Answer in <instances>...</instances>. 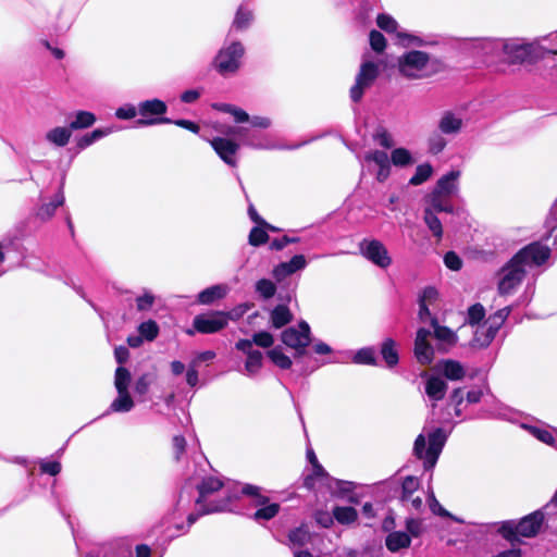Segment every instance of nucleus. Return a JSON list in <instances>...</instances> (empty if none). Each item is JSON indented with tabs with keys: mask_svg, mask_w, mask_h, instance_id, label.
<instances>
[{
	"mask_svg": "<svg viewBox=\"0 0 557 557\" xmlns=\"http://www.w3.org/2000/svg\"><path fill=\"white\" fill-rule=\"evenodd\" d=\"M39 469L41 473L49 474L51 476H55L61 472V463L59 461H42L39 465Z\"/></svg>",
	"mask_w": 557,
	"mask_h": 557,
	"instance_id": "obj_60",
	"label": "nucleus"
},
{
	"mask_svg": "<svg viewBox=\"0 0 557 557\" xmlns=\"http://www.w3.org/2000/svg\"><path fill=\"white\" fill-rule=\"evenodd\" d=\"M552 250L548 246L534 242L525 247L521 248L513 255L515 262H521L522 264H534L542 265L550 257Z\"/></svg>",
	"mask_w": 557,
	"mask_h": 557,
	"instance_id": "obj_9",
	"label": "nucleus"
},
{
	"mask_svg": "<svg viewBox=\"0 0 557 557\" xmlns=\"http://www.w3.org/2000/svg\"><path fill=\"white\" fill-rule=\"evenodd\" d=\"M367 162H374L379 168L391 164V159L387 153L383 150H373L364 156Z\"/></svg>",
	"mask_w": 557,
	"mask_h": 557,
	"instance_id": "obj_51",
	"label": "nucleus"
},
{
	"mask_svg": "<svg viewBox=\"0 0 557 557\" xmlns=\"http://www.w3.org/2000/svg\"><path fill=\"white\" fill-rule=\"evenodd\" d=\"M333 517L341 524H350L358 519V511L351 506H336Z\"/></svg>",
	"mask_w": 557,
	"mask_h": 557,
	"instance_id": "obj_30",
	"label": "nucleus"
},
{
	"mask_svg": "<svg viewBox=\"0 0 557 557\" xmlns=\"http://www.w3.org/2000/svg\"><path fill=\"white\" fill-rule=\"evenodd\" d=\"M524 264L515 262L513 256L511 259L499 270L500 278L498 281L497 289L499 295H509L517 288L525 276Z\"/></svg>",
	"mask_w": 557,
	"mask_h": 557,
	"instance_id": "obj_6",
	"label": "nucleus"
},
{
	"mask_svg": "<svg viewBox=\"0 0 557 557\" xmlns=\"http://www.w3.org/2000/svg\"><path fill=\"white\" fill-rule=\"evenodd\" d=\"M498 533L508 542L515 543L519 542L520 533L518 529V523L515 521H505L498 529Z\"/></svg>",
	"mask_w": 557,
	"mask_h": 557,
	"instance_id": "obj_39",
	"label": "nucleus"
},
{
	"mask_svg": "<svg viewBox=\"0 0 557 557\" xmlns=\"http://www.w3.org/2000/svg\"><path fill=\"white\" fill-rule=\"evenodd\" d=\"M168 112V106L158 98L145 100L138 103V114L140 117L136 124L141 127L172 123V119L164 116Z\"/></svg>",
	"mask_w": 557,
	"mask_h": 557,
	"instance_id": "obj_4",
	"label": "nucleus"
},
{
	"mask_svg": "<svg viewBox=\"0 0 557 557\" xmlns=\"http://www.w3.org/2000/svg\"><path fill=\"white\" fill-rule=\"evenodd\" d=\"M269 234L263 226L256 225L252 227L248 235V243L250 246L260 247L268 243Z\"/></svg>",
	"mask_w": 557,
	"mask_h": 557,
	"instance_id": "obj_42",
	"label": "nucleus"
},
{
	"mask_svg": "<svg viewBox=\"0 0 557 557\" xmlns=\"http://www.w3.org/2000/svg\"><path fill=\"white\" fill-rule=\"evenodd\" d=\"M231 319V313L225 311H210L197 314L193 320V330H187L188 335L195 332L200 334H214L225 329Z\"/></svg>",
	"mask_w": 557,
	"mask_h": 557,
	"instance_id": "obj_5",
	"label": "nucleus"
},
{
	"mask_svg": "<svg viewBox=\"0 0 557 557\" xmlns=\"http://www.w3.org/2000/svg\"><path fill=\"white\" fill-rule=\"evenodd\" d=\"M380 354L387 368L393 369L399 363L397 344L393 338L387 337L382 342Z\"/></svg>",
	"mask_w": 557,
	"mask_h": 557,
	"instance_id": "obj_18",
	"label": "nucleus"
},
{
	"mask_svg": "<svg viewBox=\"0 0 557 557\" xmlns=\"http://www.w3.org/2000/svg\"><path fill=\"white\" fill-rule=\"evenodd\" d=\"M461 127L462 120L450 111H446L438 122V129L446 135H455L460 132Z\"/></svg>",
	"mask_w": 557,
	"mask_h": 557,
	"instance_id": "obj_23",
	"label": "nucleus"
},
{
	"mask_svg": "<svg viewBox=\"0 0 557 557\" xmlns=\"http://www.w3.org/2000/svg\"><path fill=\"white\" fill-rule=\"evenodd\" d=\"M485 318V309L482 304L476 302L469 307L467 322L474 326Z\"/></svg>",
	"mask_w": 557,
	"mask_h": 557,
	"instance_id": "obj_46",
	"label": "nucleus"
},
{
	"mask_svg": "<svg viewBox=\"0 0 557 557\" xmlns=\"http://www.w3.org/2000/svg\"><path fill=\"white\" fill-rule=\"evenodd\" d=\"M446 145V139L440 133H433L428 139L429 152L432 154L441 153Z\"/></svg>",
	"mask_w": 557,
	"mask_h": 557,
	"instance_id": "obj_48",
	"label": "nucleus"
},
{
	"mask_svg": "<svg viewBox=\"0 0 557 557\" xmlns=\"http://www.w3.org/2000/svg\"><path fill=\"white\" fill-rule=\"evenodd\" d=\"M369 41L371 49L376 53H382L386 48V39L384 35L376 29H372L370 32Z\"/></svg>",
	"mask_w": 557,
	"mask_h": 557,
	"instance_id": "obj_47",
	"label": "nucleus"
},
{
	"mask_svg": "<svg viewBox=\"0 0 557 557\" xmlns=\"http://www.w3.org/2000/svg\"><path fill=\"white\" fill-rule=\"evenodd\" d=\"M419 480L413 475H407L401 483V491L406 494H413L419 488Z\"/></svg>",
	"mask_w": 557,
	"mask_h": 557,
	"instance_id": "obj_63",
	"label": "nucleus"
},
{
	"mask_svg": "<svg viewBox=\"0 0 557 557\" xmlns=\"http://www.w3.org/2000/svg\"><path fill=\"white\" fill-rule=\"evenodd\" d=\"M431 58L428 52L421 50H411L397 60V67L399 73L409 79H421L429 77L431 74L438 72L443 64L440 61L432 63V71L428 72L426 69L430 65Z\"/></svg>",
	"mask_w": 557,
	"mask_h": 557,
	"instance_id": "obj_1",
	"label": "nucleus"
},
{
	"mask_svg": "<svg viewBox=\"0 0 557 557\" xmlns=\"http://www.w3.org/2000/svg\"><path fill=\"white\" fill-rule=\"evenodd\" d=\"M198 507L197 512H191L187 516V524L188 527L193 525L199 517L224 511L228 506V499H223L219 502H210L209 504L196 505Z\"/></svg>",
	"mask_w": 557,
	"mask_h": 557,
	"instance_id": "obj_17",
	"label": "nucleus"
},
{
	"mask_svg": "<svg viewBox=\"0 0 557 557\" xmlns=\"http://www.w3.org/2000/svg\"><path fill=\"white\" fill-rule=\"evenodd\" d=\"M96 115L90 111H77L75 119L70 123L72 131L84 129L92 126L96 122Z\"/></svg>",
	"mask_w": 557,
	"mask_h": 557,
	"instance_id": "obj_33",
	"label": "nucleus"
},
{
	"mask_svg": "<svg viewBox=\"0 0 557 557\" xmlns=\"http://www.w3.org/2000/svg\"><path fill=\"white\" fill-rule=\"evenodd\" d=\"M377 26L386 33H395L397 30V22L388 14L381 13L376 16Z\"/></svg>",
	"mask_w": 557,
	"mask_h": 557,
	"instance_id": "obj_50",
	"label": "nucleus"
},
{
	"mask_svg": "<svg viewBox=\"0 0 557 557\" xmlns=\"http://www.w3.org/2000/svg\"><path fill=\"white\" fill-rule=\"evenodd\" d=\"M545 520V515L542 510H535L523 518L518 523L520 536L522 537H535L542 529Z\"/></svg>",
	"mask_w": 557,
	"mask_h": 557,
	"instance_id": "obj_14",
	"label": "nucleus"
},
{
	"mask_svg": "<svg viewBox=\"0 0 557 557\" xmlns=\"http://www.w3.org/2000/svg\"><path fill=\"white\" fill-rule=\"evenodd\" d=\"M503 51L509 64H533L544 59L547 53H550V51L545 49L537 41H508L504 44Z\"/></svg>",
	"mask_w": 557,
	"mask_h": 557,
	"instance_id": "obj_2",
	"label": "nucleus"
},
{
	"mask_svg": "<svg viewBox=\"0 0 557 557\" xmlns=\"http://www.w3.org/2000/svg\"><path fill=\"white\" fill-rule=\"evenodd\" d=\"M154 304V296L150 293H146L143 296L136 298V307L138 311H148Z\"/></svg>",
	"mask_w": 557,
	"mask_h": 557,
	"instance_id": "obj_61",
	"label": "nucleus"
},
{
	"mask_svg": "<svg viewBox=\"0 0 557 557\" xmlns=\"http://www.w3.org/2000/svg\"><path fill=\"white\" fill-rule=\"evenodd\" d=\"M410 544V535L401 531L391 532L385 539L386 548L392 553H396L403 548H408Z\"/></svg>",
	"mask_w": 557,
	"mask_h": 557,
	"instance_id": "obj_24",
	"label": "nucleus"
},
{
	"mask_svg": "<svg viewBox=\"0 0 557 557\" xmlns=\"http://www.w3.org/2000/svg\"><path fill=\"white\" fill-rule=\"evenodd\" d=\"M252 342L259 347L270 348L274 343V337L267 331H261L252 335Z\"/></svg>",
	"mask_w": 557,
	"mask_h": 557,
	"instance_id": "obj_53",
	"label": "nucleus"
},
{
	"mask_svg": "<svg viewBox=\"0 0 557 557\" xmlns=\"http://www.w3.org/2000/svg\"><path fill=\"white\" fill-rule=\"evenodd\" d=\"M379 74V65L373 61H366L360 65L356 82L349 90L350 99L355 103L361 101L364 90L373 85Z\"/></svg>",
	"mask_w": 557,
	"mask_h": 557,
	"instance_id": "obj_7",
	"label": "nucleus"
},
{
	"mask_svg": "<svg viewBox=\"0 0 557 557\" xmlns=\"http://www.w3.org/2000/svg\"><path fill=\"white\" fill-rule=\"evenodd\" d=\"M446 391L447 383L443 379L438 376H431L428 379L425 383V393L431 399L436 401L444 399Z\"/></svg>",
	"mask_w": 557,
	"mask_h": 557,
	"instance_id": "obj_25",
	"label": "nucleus"
},
{
	"mask_svg": "<svg viewBox=\"0 0 557 557\" xmlns=\"http://www.w3.org/2000/svg\"><path fill=\"white\" fill-rule=\"evenodd\" d=\"M252 22V11L244 5H240L236 11L234 21L232 23V28H234L237 32H243L248 29Z\"/></svg>",
	"mask_w": 557,
	"mask_h": 557,
	"instance_id": "obj_26",
	"label": "nucleus"
},
{
	"mask_svg": "<svg viewBox=\"0 0 557 557\" xmlns=\"http://www.w3.org/2000/svg\"><path fill=\"white\" fill-rule=\"evenodd\" d=\"M354 362L358 364L376 366V358L373 348H361L354 356Z\"/></svg>",
	"mask_w": 557,
	"mask_h": 557,
	"instance_id": "obj_43",
	"label": "nucleus"
},
{
	"mask_svg": "<svg viewBox=\"0 0 557 557\" xmlns=\"http://www.w3.org/2000/svg\"><path fill=\"white\" fill-rule=\"evenodd\" d=\"M294 319V315L286 305L275 306L270 313L271 325L274 329H282L289 324Z\"/></svg>",
	"mask_w": 557,
	"mask_h": 557,
	"instance_id": "obj_22",
	"label": "nucleus"
},
{
	"mask_svg": "<svg viewBox=\"0 0 557 557\" xmlns=\"http://www.w3.org/2000/svg\"><path fill=\"white\" fill-rule=\"evenodd\" d=\"M281 341L288 348H302L309 347L311 344V329L310 325L301 320L298 323V329L290 326L281 333Z\"/></svg>",
	"mask_w": 557,
	"mask_h": 557,
	"instance_id": "obj_10",
	"label": "nucleus"
},
{
	"mask_svg": "<svg viewBox=\"0 0 557 557\" xmlns=\"http://www.w3.org/2000/svg\"><path fill=\"white\" fill-rule=\"evenodd\" d=\"M315 522L322 528H330L333 525L334 517L333 513H329L324 510H318L314 515Z\"/></svg>",
	"mask_w": 557,
	"mask_h": 557,
	"instance_id": "obj_64",
	"label": "nucleus"
},
{
	"mask_svg": "<svg viewBox=\"0 0 557 557\" xmlns=\"http://www.w3.org/2000/svg\"><path fill=\"white\" fill-rule=\"evenodd\" d=\"M433 174V166L429 163L419 164L416 169V173L410 177L409 184L418 186L426 182Z\"/></svg>",
	"mask_w": 557,
	"mask_h": 557,
	"instance_id": "obj_36",
	"label": "nucleus"
},
{
	"mask_svg": "<svg viewBox=\"0 0 557 557\" xmlns=\"http://www.w3.org/2000/svg\"><path fill=\"white\" fill-rule=\"evenodd\" d=\"M445 195H438L435 193H431L429 195L430 203L432 206V210L434 212H453V207L450 205H445L443 198Z\"/></svg>",
	"mask_w": 557,
	"mask_h": 557,
	"instance_id": "obj_49",
	"label": "nucleus"
},
{
	"mask_svg": "<svg viewBox=\"0 0 557 557\" xmlns=\"http://www.w3.org/2000/svg\"><path fill=\"white\" fill-rule=\"evenodd\" d=\"M281 510V505L278 503H268L261 508H258L252 518L256 521L265 520L269 521L273 519Z\"/></svg>",
	"mask_w": 557,
	"mask_h": 557,
	"instance_id": "obj_37",
	"label": "nucleus"
},
{
	"mask_svg": "<svg viewBox=\"0 0 557 557\" xmlns=\"http://www.w3.org/2000/svg\"><path fill=\"white\" fill-rule=\"evenodd\" d=\"M242 494L252 498V505L261 508L270 503L269 496L262 494V488L252 484H245L242 488Z\"/></svg>",
	"mask_w": 557,
	"mask_h": 557,
	"instance_id": "obj_29",
	"label": "nucleus"
},
{
	"mask_svg": "<svg viewBox=\"0 0 557 557\" xmlns=\"http://www.w3.org/2000/svg\"><path fill=\"white\" fill-rule=\"evenodd\" d=\"M444 263L451 271H459L462 268L461 258L453 250L445 253Z\"/></svg>",
	"mask_w": 557,
	"mask_h": 557,
	"instance_id": "obj_54",
	"label": "nucleus"
},
{
	"mask_svg": "<svg viewBox=\"0 0 557 557\" xmlns=\"http://www.w3.org/2000/svg\"><path fill=\"white\" fill-rule=\"evenodd\" d=\"M263 355L260 350L251 351L246 359L245 369L250 374L257 373L262 367Z\"/></svg>",
	"mask_w": 557,
	"mask_h": 557,
	"instance_id": "obj_45",
	"label": "nucleus"
},
{
	"mask_svg": "<svg viewBox=\"0 0 557 557\" xmlns=\"http://www.w3.org/2000/svg\"><path fill=\"white\" fill-rule=\"evenodd\" d=\"M245 54V48L240 41H233L225 48L218 51L212 61L214 70L223 75L236 73L242 64V59Z\"/></svg>",
	"mask_w": 557,
	"mask_h": 557,
	"instance_id": "obj_3",
	"label": "nucleus"
},
{
	"mask_svg": "<svg viewBox=\"0 0 557 557\" xmlns=\"http://www.w3.org/2000/svg\"><path fill=\"white\" fill-rule=\"evenodd\" d=\"M256 292L264 299H270L276 293V285L271 280L260 278L256 283Z\"/></svg>",
	"mask_w": 557,
	"mask_h": 557,
	"instance_id": "obj_44",
	"label": "nucleus"
},
{
	"mask_svg": "<svg viewBox=\"0 0 557 557\" xmlns=\"http://www.w3.org/2000/svg\"><path fill=\"white\" fill-rule=\"evenodd\" d=\"M224 486L223 481L215 476L203 478L197 485L198 497L195 500L196 505L209 504L208 497L222 490Z\"/></svg>",
	"mask_w": 557,
	"mask_h": 557,
	"instance_id": "obj_16",
	"label": "nucleus"
},
{
	"mask_svg": "<svg viewBox=\"0 0 557 557\" xmlns=\"http://www.w3.org/2000/svg\"><path fill=\"white\" fill-rule=\"evenodd\" d=\"M64 201H65V197L63 194V184H62L59 193L54 196V199L52 201L44 203L39 207V209L37 211V218L40 219L41 221L50 220L54 215L55 210L59 207L63 206Z\"/></svg>",
	"mask_w": 557,
	"mask_h": 557,
	"instance_id": "obj_19",
	"label": "nucleus"
},
{
	"mask_svg": "<svg viewBox=\"0 0 557 557\" xmlns=\"http://www.w3.org/2000/svg\"><path fill=\"white\" fill-rule=\"evenodd\" d=\"M117 398H115L110 408L114 412H128L134 407V401L128 392H117Z\"/></svg>",
	"mask_w": 557,
	"mask_h": 557,
	"instance_id": "obj_35",
	"label": "nucleus"
},
{
	"mask_svg": "<svg viewBox=\"0 0 557 557\" xmlns=\"http://www.w3.org/2000/svg\"><path fill=\"white\" fill-rule=\"evenodd\" d=\"M443 374L446 379L457 381L463 379L466 371L459 361L446 359L442 361Z\"/></svg>",
	"mask_w": 557,
	"mask_h": 557,
	"instance_id": "obj_28",
	"label": "nucleus"
},
{
	"mask_svg": "<svg viewBox=\"0 0 557 557\" xmlns=\"http://www.w3.org/2000/svg\"><path fill=\"white\" fill-rule=\"evenodd\" d=\"M431 332L428 329L420 327L417 331L413 354L421 366H429L434 360V348L428 341Z\"/></svg>",
	"mask_w": 557,
	"mask_h": 557,
	"instance_id": "obj_13",
	"label": "nucleus"
},
{
	"mask_svg": "<svg viewBox=\"0 0 557 557\" xmlns=\"http://www.w3.org/2000/svg\"><path fill=\"white\" fill-rule=\"evenodd\" d=\"M132 375L127 368L117 367L114 374V385L117 392H128Z\"/></svg>",
	"mask_w": 557,
	"mask_h": 557,
	"instance_id": "obj_40",
	"label": "nucleus"
},
{
	"mask_svg": "<svg viewBox=\"0 0 557 557\" xmlns=\"http://www.w3.org/2000/svg\"><path fill=\"white\" fill-rule=\"evenodd\" d=\"M299 242V237H290L288 235H284L281 238H274L270 244V249L280 251L283 250L288 244H295Z\"/></svg>",
	"mask_w": 557,
	"mask_h": 557,
	"instance_id": "obj_57",
	"label": "nucleus"
},
{
	"mask_svg": "<svg viewBox=\"0 0 557 557\" xmlns=\"http://www.w3.org/2000/svg\"><path fill=\"white\" fill-rule=\"evenodd\" d=\"M459 171H450L443 175L435 184L431 193L450 196L456 188V181L459 177Z\"/></svg>",
	"mask_w": 557,
	"mask_h": 557,
	"instance_id": "obj_21",
	"label": "nucleus"
},
{
	"mask_svg": "<svg viewBox=\"0 0 557 557\" xmlns=\"http://www.w3.org/2000/svg\"><path fill=\"white\" fill-rule=\"evenodd\" d=\"M414 162L410 151L406 148H395L391 153V163L395 166H408Z\"/></svg>",
	"mask_w": 557,
	"mask_h": 557,
	"instance_id": "obj_38",
	"label": "nucleus"
},
{
	"mask_svg": "<svg viewBox=\"0 0 557 557\" xmlns=\"http://www.w3.org/2000/svg\"><path fill=\"white\" fill-rule=\"evenodd\" d=\"M423 220L429 230L432 232L433 236L437 242H440L443 237V225L441 220L431 208L424 209Z\"/></svg>",
	"mask_w": 557,
	"mask_h": 557,
	"instance_id": "obj_31",
	"label": "nucleus"
},
{
	"mask_svg": "<svg viewBox=\"0 0 557 557\" xmlns=\"http://www.w3.org/2000/svg\"><path fill=\"white\" fill-rule=\"evenodd\" d=\"M307 265V260L304 255H295L287 262H281L275 265L272 270V276L277 281L282 282L287 276L296 273L299 270L305 269Z\"/></svg>",
	"mask_w": 557,
	"mask_h": 557,
	"instance_id": "obj_15",
	"label": "nucleus"
},
{
	"mask_svg": "<svg viewBox=\"0 0 557 557\" xmlns=\"http://www.w3.org/2000/svg\"><path fill=\"white\" fill-rule=\"evenodd\" d=\"M152 383V375L149 374V373H144L141 374L137 380H136V383H135V393L140 395V396H144L148 393L149 391V387Z\"/></svg>",
	"mask_w": 557,
	"mask_h": 557,
	"instance_id": "obj_52",
	"label": "nucleus"
},
{
	"mask_svg": "<svg viewBox=\"0 0 557 557\" xmlns=\"http://www.w3.org/2000/svg\"><path fill=\"white\" fill-rule=\"evenodd\" d=\"M374 140L379 143L385 149H389L394 146V140L386 128L380 127L374 135Z\"/></svg>",
	"mask_w": 557,
	"mask_h": 557,
	"instance_id": "obj_56",
	"label": "nucleus"
},
{
	"mask_svg": "<svg viewBox=\"0 0 557 557\" xmlns=\"http://www.w3.org/2000/svg\"><path fill=\"white\" fill-rule=\"evenodd\" d=\"M138 113V107L136 108L133 104H126L124 107H120L115 111V116L120 120H131L134 119Z\"/></svg>",
	"mask_w": 557,
	"mask_h": 557,
	"instance_id": "obj_59",
	"label": "nucleus"
},
{
	"mask_svg": "<svg viewBox=\"0 0 557 557\" xmlns=\"http://www.w3.org/2000/svg\"><path fill=\"white\" fill-rule=\"evenodd\" d=\"M138 333L148 342L154 341L159 335V325L154 320L141 322L138 326Z\"/></svg>",
	"mask_w": 557,
	"mask_h": 557,
	"instance_id": "obj_41",
	"label": "nucleus"
},
{
	"mask_svg": "<svg viewBox=\"0 0 557 557\" xmlns=\"http://www.w3.org/2000/svg\"><path fill=\"white\" fill-rule=\"evenodd\" d=\"M429 446L425 450L424 470H431L437 462L446 442V434L442 428L435 429L428 436Z\"/></svg>",
	"mask_w": 557,
	"mask_h": 557,
	"instance_id": "obj_12",
	"label": "nucleus"
},
{
	"mask_svg": "<svg viewBox=\"0 0 557 557\" xmlns=\"http://www.w3.org/2000/svg\"><path fill=\"white\" fill-rule=\"evenodd\" d=\"M227 294V286L213 285L201 290L197 296V302L200 305H211L216 300L224 298Z\"/></svg>",
	"mask_w": 557,
	"mask_h": 557,
	"instance_id": "obj_20",
	"label": "nucleus"
},
{
	"mask_svg": "<svg viewBox=\"0 0 557 557\" xmlns=\"http://www.w3.org/2000/svg\"><path fill=\"white\" fill-rule=\"evenodd\" d=\"M359 250L363 258L381 269H386L392 264V258L387 248L379 239L361 240L359 244Z\"/></svg>",
	"mask_w": 557,
	"mask_h": 557,
	"instance_id": "obj_8",
	"label": "nucleus"
},
{
	"mask_svg": "<svg viewBox=\"0 0 557 557\" xmlns=\"http://www.w3.org/2000/svg\"><path fill=\"white\" fill-rule=\"evenodd\" d=\"M210 146L219 158L228 166H237V153L239 151V144L226 137H213L209 140Z\"/></svg>",
	"mask_w": 557,
	"mask_h": 557,
	"instance_id": "obj_11",
	"label": "nucleus"
},
{
	"mask_svg": "<svg viewBox=\"0 0 557 557\" xmlns=\"http://www.w3.org/2000/svg\"><path fill=\"white\" fill-rule=\"evenodd\" d=\"M431 325L434 329V336L442 342H445L449 345H456L457 335L455 332L448 326L440 325L436 317L431 318Z\"/></svg>",
	"mask_w": 557,
	"mask_h": 557,
	"instance_id": "obj_27",
	"label": "nucleus"
},
{
	"mask_svg": "<svg viewBox=\"0 0 557 557\" xmlns=\"http://www.w3.org/2000/svg\"><path fill=\"white\" fill-rule=\"evenodd\" d=\"M531 432L539 441H541L547 445H553L555 442L553 434L547 430L532 426Z\"/></svg>",
	"mask_w": 557,
	"mask_h": 557,
	"instance_id": "obj_62",
	"label": "nucleus"
},
{
	"mask_svg": "<svg viewBox=\"0 0 557 557\" xmlns=\"http://www.w3.org/2000/svg\"><path fill=\"white\" fill-rule=\"evenodd\" d=\"M71 131L72 129L70 128V126L69 127L58 126V127L50 129L47 133L46 138H47V140H49L50 143L54 144L58 147H64L65 145H67V143L71 138V135H72Z\"/></svg>",
	"mask_w": 557,
	"mask_h": 557,
	"instance_id": "obj_32",
	"label": "nucleus"
},
{
	"mask_svg": "<svg viewBox=\"0 0 557 557\" xmlns=\"http://www.w3.org/2000/svg\"><path fill=\"white\" fill-rule=\"evenodd\" d=\"M430 509L436 516L456 520V518L440 504L433 493L430 497Z\"/></svg>",
	"mask_w": 557,
	"mask_h": 557,
	"instance_id": "obj_58",
	"label": "nucleus"
},
{
	"mask_svg": "<svg viewBox=\"0 0 557 557\" xmlns=\"http://www.w3.org/2000/svg\"><path fill=\"white\" fill-rule=\"evenodd\" d=\"M267 355L270 360L282 370H288L293 366L292 359L283 352L280 346L270 349Z\"/></svg>",
	"mask_w": 557,
	"mask_h": 557,
	"instance_id": "obj_34",
	"label": "nucleus"
},
{
	"mask_svg": "<svg viewBox=\"0 0 557 557\" xmlns=\"http://www.w3.org/2000/svg\"><path fill=\"white\" fill-rule=\"evenodd\" d=\"M186 440L183 435H175L172 440V447L174 451V459L178 461L186 451Z\"/></svg>",
	"mask_w": 557,
	"mask_h": 557,
	"instance_id": "obj_55",
	"label": "nucleus"
}]
</instances>
